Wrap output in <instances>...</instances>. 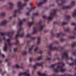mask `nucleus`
<instances>
[{"instance_id":"13","label":"nucleus","mask_w":76,"mask_h":76,"mask_svg":"<svg viewBox=\"0 0 76 76\" xmlns=\"http://www.w3.org/2000/svg\"><path fill=\"white\" fill-rule=\"evenodd\" d=\"M70 60H72V63L71 64H70V65H73L74 64H76V60H73V58L71 57L70 58Z\"/></svg>"},{"instance_id":"14","label":"nucleus","mask_w":76,"mask_h":76,"mask_svg":"<svg viewBox=\"0 0 76 76\" xmlns=\"http://www.w3.org/2000/svg\"><path fill=\"white\" fill-rule=\"evenodd\" d=\"M46 1H47V0H43L42 2H39L37 3L38 7H41V6H42V3H45Z\"/></svg>"},{"instance_id":"7","label":"nucleus","mask_w":76,"mask_h":76,"mask_svg":"<svg viewBox=\"0 0 76 76\" xmlns=\"http://www.w3.org/2000/svg\"><path fill=\"white\" fill-rule=\"evenodd\" d=\"M62 58H66V59H69L68 57V51L66 50L64 52L62 56Z\"/></svg>"},{"instance_id":"12","label":"nucleus","mask_w":76,"mask_h":76,"mask_svg":"<svg viewBox=\"0 0 76 76\" xmlns=\"http://www.w3.org/2000/svg\"><path fill=\"white\" fill-rule=\"evenodd\" d=\"M49 48L50 50H54L57 49V48L53 47V45H50L49 47Z\"/></svg>"},{"instance_id":"37","label":"nucleus","mask_w":76,"mask_h":76,"mask_svg":"<svg viewBox=\"0 0 76 76\" xmlns=\"http://www.w3.org/2000/svg\"><path fill=\"white\" fill-rule=\"evenodd\" d=\"M70 18V15H67L66 17V19H69Z\"/></svg>"},{"instance_id":"31","label":"nucleus","mask_w":76,"mask_h":76,"mask_svg":"<svg viewBox=\"0 0 76 76\" xmlns=\"http://www.w3.org/2000/svg\"><path fill=\"white\" fill-rule=\"evenodd\" d=\"M16 68H21L22 69V68H23V66H22V67H20L19 66V65H16Z\"/></svg>"},{"instance_id":"51","label":"nucleus","mask_w":76,"mask_h":76,"mask_svg":"<svg viewBox=\"0 0 76 76\" xmlns=\"http://www.w3.org/2000/svg\"><path fill=\"white\" fill-rule=\"evenodd\" d=\"M48 31V30H46L45 31V32H47Z\"/></svg>"},{"instance_id":"28","label":"nucleus","mask_w":76,"mask_h":76,"mask_svg":"<svg viewBox=\"0 0 76 76\" xmlns=\"http://www.w3.org/2000/svg\"><path fill=\"white\" fill-rule=\"evenodd\" d=\"M38 47L36 46V48L34 49V51L35 52H37L38 50Z\"/></svg>"},{"instance_id":"4","label":"nucleus","mask_w":76,"mask_h":76,"mask_svg":"<svg viewBox=\"0 0 76 76\" xmlns=\"http://www.w3.org/2000/svg\"><path fill=\"white\" fill-rule=\"evenodd\" d=\"M41 22H39L37 24L36 26L34 27L33 28V34H36V33L37 32L38 28H39L40 31H41V30L43 29L44 26H41Z\"/></svg>"},{"instance_id":"25","label":"nucleus","mask_w":76,"mask_h":76,"mask_svg":"<svg viewBox=\"0 0 76 76\" xmlns=\"http://www.w3.org/2000/svg\"><path fill=\"white\" fill-rule=\"evenodd\" d=\"M69 38L70 39H73L75 38V36H69Z\"/></svg>"},{"instance_id":"42","label":"nucleus","mask_w":76,"mask_h":76,"mask_svg":"<svg viewBox=\"0 0 76 76\" xmlns=\"http://www.w3.org/2000/svg\"><path fill=\"white\" fill-rule=\"evenodd\" d=\"M17 48H15L14 49V50L15 52V51H17Z\"/></svg>"},{"instance_id":"62","label":"nucleus","mask_w":76,"mask_h":76,"mask_svg":"<svg viewBox=\"0 0 76 76\" xmlns=\"http://www.w3.org/2000/svg\"><path fill=\"white\" fill-rule=\"evenodd\" d=\"M51 34H52V32H51Z\"/></svg>"},{"instance_id":"3","label":"nucleus","mask_w":76,"mask_h":76,"mask_svg":"<svg viewBox=\"0 0 76 76\" xmlns=\"http://www.w3.org/2000/svg\"><path fill=\"white\" fill-rule=\"evenodd\" d=\"M26 5V3H24L22 4L21 1H18L17 3V10H14L13 16L14 17H16V16H17L18 12H19L22 11V10H23V7L25 6Z\"/></svg>"},{"instance_id":"50","label":"nucleus","mask_w":76,"mask_h":76,"mask_svg":"<svg viewBox=\"0 0 76 76\" xmlns=\"http://www.w3.org/2000/svg\"><path fill=\"white\" fill-rule=\"evenodd\" d=\"M48 54H50L51 52H48Z\"/></svg>"},{"instance_id":"26","label":"nucleus","mask_w":76,"mask_h":76,"mask_svg":"<svg viewBox=\"0 0 76 76\" xmlns=\"http://www.w3.org/2000/svg\"><path fill=\"white\" fill-rule=\"evenodd\" d=\"M0 56H1V57H4L5 56L4 55L1 54V50H0Z\"/></svg>"},{"instance_id":"60","label":"nucleus","mask_w":76,"mask_h":76,"mask_svg":"<svg viewBox=\"0 0 76 76\" xmlns=\"http://www.w3.org/2000/svg\"><path fill=\"white\" fill-rule=\"evenodd\" d=\"M35 9V8H33V9Z\"/></svg>"},{"instance_id":"53","label":"nucleus","mask_w":76,"mask_h":76,"mask_svg":"<svg viewBox=\"0 0 76 76\" xmlns=\"http://www.w3.org/2000/svg\"><path fill=\"white\" fill-rule=\"evenodd\" d=\"M24 1H28V0H24Z\"/></svg>"},{"instance_id":"32","label":"nucleus","mask_w":76,"mask_h":76,"mask_svg":"<svg viewBox=\"0 0 76 76\" xmlns=\"http://www.w3.org/2000/svg\"><path fill=\"white\" fill-rule=\"evenodd\" d=\"M62 24V25H66V24H67V23L66 22H63L62 23H61Z\"/></svg>"},{"instance_id":"52","label":"nucleus","mask_w":76,"mask_h":76,"mask_svg":"<svg viewBox=\"0 0 76 76\" xmlns=\"http://www.w3.org/2000/svg\"><path fill=\"white\" fill-rule=\"evenodd\" d=\"M55 43H56V44H57V41H56V42H55Z\"/></svg>"},{"instance_id":"35","label":"nucleus","mask_w":76,"mask_h":76,"mask_svg":"<svg viewBox=\"0 0 76 76\" xmlns=\"http://www.w3.org/2000/svg\"><path fill=\"white\" fill-rule=\"evenodd\" d=\"M34 15H36V16H39V14L37 12L35 13Z\"/></svg>"},{"instance_id":"47","label":"nucleus","mask_w":76,"mask_h":76,"mask_svg":"<svg viewBox=\"0 0 76 76\" xmlns=\"http://www.w3.org/2000/svg\"><path fill=\"white\" fill-rule=\"evenodd\" d=\"M60 76H66V75H60Z\"/></svg>"},{"instance_id":"57","label":"nucleus","mask_w":76,"mask_h":76,"mask_svg":"<svg viewBox=\"0 0 76 76\" xmlns=\"http://www.w3.org/2000/svg\"><path fill=\"white\" fill-rule=\"evenodd\" d=\"M75 75H76V72L75 73Z\"/></svg>"},{"instance_id":"10","label":"nucleus","mask_w":76,"mask_h":76,"mask_svg":"<svg viewBox=\"0 0 76 76\" xmlns=\"http://www.w3.org/2000/svg\"><path fill=\"white\" fill-rule=\"evenodd\" d=\"M66 3V1H65V0L62 1L61 2H60V1H59L57 2V5L58 6H61V5H62V4H63V3Z\"/></svg>"},{"instance_id":"33","label":"nucleus","mask_w":76,"mask_h":76,"mask_svg":"<svg viewBox=\"0 0 76 76\" xmlns=\"http://www.w3.org/2000/svg\"><path fill=\"white\" fill-rule=\"evenodd\" d=\"M51 59L50 58H48V57H46V60H50Z\"/></svg>"},{"instance_id":"30","label":"nucleus","mask_w":76,"mask_h":76,"mask_svg":"<svg viewBox=\"0 0 76 76\" xmlns=\"http://www.w3.org/2000/svg\"><path fill=\"white\" fill-rule=\"evenodd\" d=\"M76 45V42H74L73 43V44L71 45V47H75V45Z\"/></svg>"},{"instance_id":"23","label":"nucleus","mask_w":76,"mask_h":76,"mask_svg":"<svg viewBox=\"0 0 76 76\" xmlns=\"http://www.w3.org/2000/svg\"><path fill=\"white\" fill-rule=\"evenodd\" d=\"M41 39V37H38L37 39V44H40V40Z\"/></svg>"},{"instance_id":"56","label":"nucleus","mask_w":76,"mask_h":76,"mask_svg":"<svg viewBox=\"0 0 76 76\" xmlns=\"http://www.w3.org/2000/svg\"><path fill=\"white\" fill-rule=\"evenodd\" d=\"M10 64V62H8V64Z\"/></svg>"},{"instance_id":"49","label":"nucleus","mask_w":76,"mask_h":76,"mask_svg":"<svg viewBox=\"0 0 76 76\" xmlns=\"http://www.w3.org/2000/svg\"><path fill=\"white\" fill-rule=\"evenodd\" d=\"M29 61H32V59H31V58H30V59H29Z\"/></svg>"},{"instance_id":"39","label":"nucleus","mask_w":76,"mask_h":76,"mask_svg":"<svg viewBox=\"0 0 76 76\" xmlns=\"http://www.w3.org/2000/svg\"><path fill=\"white\" fill-rule=\"evenodd\" d=\"M23 55H26V51L24 52L23 53Z\"/></svg>"},{"instance_id":"19","label":"nucleus","mask_w":76,"mask_h":76,"mask_svg":"<svg viewBox=\"0 0 76 76\" xmlns=\"http://www.w3.org/2000/svg\"><path fill=\"white\" fill-rule=\"evenodd\" d=\"M62 34H63V33L62 32H60L57 34L56 35H55V36L57 38H58V37L61 36Z\"/></svg>"},{"instance_id":"16","label":"nucleus","mask_w":76,"mask_h":76,"mask_svg":"<svg viewBox=\"0 0 76 76\" xmlns=\"http://www.w3.org/2000/svg\"><path fill=\"white\" fill-rule=\"evenodd\" d=\"M35 22L34 20H33L31 22L28 23V25L29 27H31L32 25L34 24Z\"/></svg>"},{"instance_id":"41","label":"nucleus","mask_w":76,"mask_h":76,"mask_svg":"<svg viewBox=\"0 0 76 76\" xmlns=\"http://www.w3.org/2000/svg\"><path fill=\"white\" fill-rule=\"evenodd\" d=\"M76 52H73L72 53V55H76Z\"/></svg>"},{"instance_id":"36","label":"nucleus","mask_w":76,"mask_h":76,"mask_svg":"<svg viewBox=\"0 0 76 76\" xmlns=\"http://www.w3.org/2000/svg\"><path fill=\"white\" fill-rule=\"evenodd\" d=\"M61 42H64V39H63V38H61Z\"/></svg>"},{"instance_id":"11","label":"nucleus","mask_w":76,"mask_h":76,"mask_svg":"<svg viewBox=\"0 0 76 76\" xmlns=\"http://www.w3.org/2000/svg\"><path fill=\"white\" fill-rule=\"evenodd\" d=\"M9 21H7L6 20H4L2 21L0 24L1 26L2 25H4L7 23L8 22H9Z\"/></svg>"},{"instance_id":"46","label":"nucleus","mask_w":76,"mask_h":76,"mask_svg":"<svg viewBox=\"0 0 76 76\" xmlns=\"http://www.w3.org/2000/svg\"><path fill=\"white\" fill-rule=\"evenodd\" d=\"M26 15H29V12H27Z\"/></svg>"},{"instance_id":"5","label":"nucleus","mask_w":76,"mask_h":76,"mask_svg":"<svg viewBox=\"0 0 76 76\" xmlns=\"http://www.w3.org/2000/svg\"><path fill=\"white\" fill-rule=\"evenodd\" d=\"M21 28H20V29L18 30L17 31V35L15 36L16 42L14 43L15 44V45H16V44H18V43H19V41H18L17 39V38H18V37H23V36H24V32H21L20 31V30H21Z\"/></svg>"},{"instance_id":"15","label":"nucleus","mask_w":76,"mask_h":76,"mask_svg":"<svg viewBox=\"0 0 76 76\" xmlns=\"http://www.w3.org/2000/svg\"><path fill=\"white\" fill-rule=\"evenodd\" d=\"M9 4L10 5V7L9 8V9H12L13 7L14 6V4L12 2H10L9 3Z\"/></svg>"},{"instance_id":"44","label":"nucleus","mask_w":76,"mask_h":76,"mask_svg":"<svg viewBox=\"0 0 76 76\" xmlns=\"http://www.w3.org/2000/svg\"><path fill=\"white\" fill-rule=\"evenodd\" d=\"M72 25H75V23H72L71 24Z\"/></svg>"},{"instance_id":"18","label":"nucleus","mask_w":76,"mask_h":76,"mask_svg":"<svg viewBox=\"0 0 76 76\" xmlns=\"http://www.w3.org/2000/svg\"><path fill=\"white\" fill-rule=\"evenodd\" d=\"M38 75L39 76H47V75L45 74H41V73L40 72H39L37 73Z\"/></svg>"},{"instance_id":"29","label":"nucleus","mask_w":76,"mask_h":76,"mask_svg":"<svg viewBox=\"0 0 76 76\" xmlns=\"http://www.w3.org/2000/svg\"><path fill=\"white\" fill-rule=\"evenodd\" d=\"M42 58V56H40L39 57L37 58L36 59L37 60H41V59Z\"/></svg>"},{"instance_id":"40","label":"nucleus","mask_w":76,"mask_h":76,"mask_svg":"<svg viewBox=\"0 0 76 76\" xmlns=\"http://www.w3.org/2000/svg\"><path fill=\"white\" fill-rule=\"evenodd\" d=\"M31 39L32 40H34V39H35V37H33L31 38Z\"/></svg>"},{"instance_id":"21","label":"nucleus","mask_w":76,"mask_h":76,"mask_svg":"<svg viewBox=\"0 0 76 76\" xmlns=\"http://www.w3.org/2000/svg\"><path fill=\"white\" fill-rule=\"evenodd\" d=\"M35 47V45H32L31 46V47L29 48V52L30 53H31V52L32 50V48H33V47Z\"/></svg>"},{"instance_id":"48","label":"nucleus","mask_w":76,"mask_h":76,"mask_svg":"<svg viewBox=\"0 0 76 76\" xmlns=\"http://www.w3.org/2000/svg\"><path fill=\"white\" fill-rule=\"evenodd\" d=\"M74 30H75V31H76V25L75 26V28H74Z\"/></svg>"},{"instance_id":"64","label":"nucleus","mask_w":76,"mask_h":76,"mask_svg":"<svg viewBox=\"0 0 76 76\" xmlns=\"http://www.w3.org/2000/svg\"><path fill=\"white\" fill-rule=\"evenodd\" d=\"M75 69L76 70V67L75 68Z\"/></svg>"},{"instance_id":"6","label":"nucleus","mask_w":76,"mask_h":76,"mask_svg":"<svg viewBox=\"0 0 76 76\" xmlns=\"http://www.w3.org/2000/svg\"><path fill=\"white\" fill-rule=\"evenodd\" d=\"M56 11H57V10L54 9L53 10V11L50 12V16L47 18L48 20L49 21L52 20V19H53V16H55L56 13Z\"/></svg>"},{"instance_id":"59","label":"nucleus","mask_w":76,"mask_h":76,"mask_svg":"<svg viewBox=\"0 0 76 76\" xmlns=\"http://www.w3.org/2000/svg\"><path fill=\"white\" fill-rule=\"evenodd\" d=\"M53 60H55V59H53Z\"/></svg>"},{"instance_id":"20","label":"nucleus","mask_w":76,"mask_h":76,"mask_svg":"<svg viewBox=\"0 0 76 76\" xmlns=\"http://www.w3.org/2000/svg\"><path fill=\"white\" fill-rule=\"evenodd\" d=\"M6 16V13L4 12H1L0 14V16L1 17H3Z\"/></svg>"},{"instance_id":"63","label":"nucleus","mask_w":76,"mask_h":76,"mask_svg":"<svg viewBox=\"0 0 76 76\" xmlns=\"http://www.w3.org/2000/svg\"><path fill=\"white\" fill-rule=\"evenodd\" d=\"M49 76H51V75H49Z\"/></svg>"},{"instance_id":"27","label":"nucleus","mask_w":76,"mask_h":76,"mask_svg":"<svg viewBox=\"0 0 76 76\" xmlns=\"http://www.w3.org/2000/svg\"><path fill=\"white\" fill-rule=\"evenodd\" d=\"M26 37L27 38H30L31 37V34H27L26 36Z\"/></svg>"},{"instance_id":"34","label":"nucleus","mask_w":76,"mask_h":76,"mask_svg":"<svg viewBox=\"0 0 76 76\" xmlns=\"http://www.w3.org/2000/svg\"><path fill=\"white\" fill-rule=\"evenodd\" d=\"M55 58H56L57 59H58V56L57 55H55Z\"/></svg>"},{"instance_id":"1","label":"nucleus","mask_w":76,"mask_h":76,"mask_svg":"<svg viewBox=\"0 0 76 76\" xmlns=\"http://www.w3.org/2000/svg\"><path fill=\"white\" fill-rule=\"evenodd\" d=\"M15 33V31H13L12 32H9L7 33H1V34L2 35V37L0 39V41H1L2 39L5 40V36H8L10 38H8L6 40L7 42L5 43L4 50L6 51L7 50V47L8 46H11L12 44L10 43V41L12 39V35Z\"/></svg>"},{"instance_id":"45","label":"nucleus","mask_w":76,"mask_h":76,"mask_svg":"<svg viewBox=\"0 0 76 76\" xmlns=\"http://www.w3.org/2000/svg\"><path fill=\"white\" fill-rule=\"evenodd\" d=\"M5 61L6 62H7V61H8V59H6L5 60Z\"/></svg>"},{"instance_id":"55","label":"nucleus","mask_w":76,"mask_h":76,"mask_svg":"<svg viewBox=\"0 0 76 76\" xmlns=\"http://www.w3.org/2000/svg\"><path fill=\"white\" fill-rule=\"evenodd\" d=\"M32 20H33L34 19V18H33V17H32Z\"/></svg>"},{"instance_id":"17","label":"nucleus","mask_w":76,"mask_h":76,"mask_svg":"<svg viewBox=\"0 0 76 76\" xmlns=\"http://www.w3.org/2000/svg\"><path fill=\"white\" fill-rule=\"evenodd\" d=\"M25 21H26V19H24L22 20H21L19 23V26H21V25H23V22H25Z\"/></svg>"},{"instance_id":"24","label":"nucleus","mask_w":76,"mask_h":76,"mask_svg":"<svg viewBox=\"0 0 76 76\" xmlns=\"http://www.w3.org/2000/svg\"><path fill=\"white\" fill-rule=\"evenodd\" d=\"M65 31V32H69V31H70V28H66L64 30Z\"/></svg>"},{"instance_id":"58","label":"nucleus","mask_w":76,"mask_h":76,"mask_svg":"<svg viewBox=\"0 0 76 76\" xmlns=\"http://www.w3.org/2000/svg\"><path fill=\"white\" fill-rule=\"evenodd\" d=\"M3 0H0V1H2Z\"/></svg>"},{"instance_id":"8","label":"nucleus","mask_w":76,"mask_h":76,"mask_svg":"<svg viewBox=\"0 0 76 76\" xmlns=\"http://www.w3.org/2000/svg\"><path fill=\"white\" fill-rule=\"evenodd\" d=\"M75 1H72L70 5H68L64 7V9H69L72 6H73V5L75 4Z\"/></svg>"},{"instance_id":"38","label":"nucleus","mask_w":76,"mask_h":76,"mask_svg":"<svg viewBox=\"0 0 76 76\" xmlns=\"http://www.w3.org/2000/svg\"><path fill=\"white\" fill-rule=\"evenodd\" d=\"M43 18H44V19H46L47 17L46 16H45V15H43Z\"/></svg>"},{"instance_id":"9","label":"nucleus","mask_w":76,"mask_h":76,"mask_svg":"<svg viewBox=\"0 0 76 76\" xmlns=\"http://www.w3.org/2000/svg\"><path fill=\"white\" fill-rule=\"evenodd\" d=\"M37 66H42V63H36L35 65L33 66V68H34V69H36V68L37 67Z\"/></svg>"},{"instance_id":"61","label":"nucleus","mask_w":76,"mask_h":76,"mask_svg":"<svg viewBox=\"0 0 76 76\" xmlns=\"http://www.w3.org/2000/svg\"><path fill=\"white\" fill-rule=\"evenodd\" d=\"M1 62H2V61H1L0 62V63H1Z\"/></svg>"},{"instance_id":"2","label":"nucleus","mask_w":76,"mask_h":76,"mask_svg":"<svg viewBox=\"0 0 76 76\" xmlns=\"http://www.w3.org/2000/svg\"><path fill=\"white\" fill-rule=\"evenodd\" d=\"M60 65L63 66H64L65 64L63 63L59 62L57 64L51 65L50 67V69H53V70L55 72H63L66 71V68H63V67L60 66Z\"/></svg>"},{"instance_id":"54","label":"nucleus","mask_w":76,"mask_h":76,"mask_svg":"<svg viewBox=\"0 0 76 76\" xmlns=\"http://www.w3.org/2000/svg\"><path fill=\"white\" fill-rule=\"evenodd\" d=\"M32 74H34V71L32 72Z\"/></svg>"},{"instance_id":"43","label":"nucleus","mask_w":76,"mask_h":76,"mask_svg":"<svg viewBox=\"0 0 76 76\" xmlns=\"http://www.w3.org/2000/svg\"><path fill=\"white\" fill-rule=\"evenodd\" d=\"M40 54H42V53H43V51H40L39 52Z\"/></svg>"},{"instance_id":"22","label":"nucleus","mask_w":76,"mask_h":76,"mask_svg":"<svg viewBox=\"0 0 76 76\" xmlns=\"http://www.w3.org/2000/svg\"><path fill=\"white\" fill-rule=\"evenodd\" d=\"M72 17H73V18H75V17H76V10L72 14Z\"/></svg>"}]
</instances>
